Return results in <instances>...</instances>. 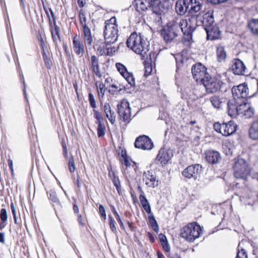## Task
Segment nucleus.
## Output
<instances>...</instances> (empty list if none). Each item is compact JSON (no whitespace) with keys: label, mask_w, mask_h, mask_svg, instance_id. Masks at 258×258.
I'll list each match as a JSON object with an SVG mask.
<instances>
[{"label":"nucleus","mask_w":258,"mask_h":258,"mask_svg":"<svg viewBox=\"0 0 258 258\" xmlns=\"http://www.w3.org/2000/svg\"><path fill=\"white\" fill-rule=\"evenodd\" d=\"M127 46L138 54L144 55L148 51L149 42L140 34L132 33L126 41Z\"/></svg>","instance_id":"1"},{"label":"nucleus","mask_w":258,"mask_h":258,"mask_svg":"<svg viewBox=\"0 0 258 258\" xmlns=\"http://www.w3.org/2000/svg\"><path fill=\"white\" fill-rule=\"evenodd\" d=\"M113 18L105 21V29L104 30V37L105 39V45L102 46H99L96 49L98 54L101 55H112L113 48L112 46V41L113 40V24L111 20Z\"/></svg>","instance_id":"2"},{"label":"nucleus","mask_w":258,"mask_h":258,"mask_svg":"<svg viewBox=\"0 0 258 258\" xmlns=\"http://www.w3.org/2000/svg\"><path fill=\"white\" fill-rule=\"evenodd\" d=\"M202 233V229L199 225L196 223L187 224L181 231V236L189 242H192L199 238Z\"/></svg>","instance_id":"3"},{"label":"nucleus","mask_w":258,"mask_h":258,"mask_svg":"<svg viewBox=\"0 0 258 258\" xmlns=\"http://www.w3.org/2000/svg\"><path fill=\"white\" fill-rule=\"evenodd\" d=\"M234 175L236 178L245 179L250 173V168L246 161L242 158L238 159L233 167Z\"/></svg>","instance_id":"4"},{"label":"nucleus","mask_w":258,"mask_h":258,"mask_svg":"<svg viewBox=\"0 0 258 258\" xmlns=\"http://www.w3.org/2000/svg\"><path fill=\"white\" fill-rule=\"evenodd\" d=\"M202 84L208 93H213L219 91L222 86V81L220 75L206 78Z\"/></svg>","instance_id":"5"},{"label":"nucleus","mask_w":258,"mask_h":258,"mask_svg":"<svg viewBox=\"0 0 258 258\" xmlns=\"http://www.w3.org/2000/svg\"><path fill=\"white\" fill-rule=\"evenodd\" d=\"M178 25L174 21L169 22L161 31V36L168 42L173 40L177 35Z\"/></svg>","instance_id":"6"},{"label":"nucleus","mask_w":258,"mask_h":258,"mask_svg":"<svg viewBox=\"0 0 258 258\" xmlns=\"http://www.w3.org/2000/svg\"><path fill=\"white\" fill-rule=\"evenodd\" d=\"M236 124L233 121L222 124L216 122L213 125L215 131L225 136H229L234 133L236 131Z\"/></svg>","instance_id":"7"},{"label":"nucleus","mask_w":258,"mask_h":258,"mask_svg":"<svg viewBox=\"0 0 258 258\" xmlns=\"http://www.w3.org/2000/svg\"><path fill=\"white\" fill-rule=\"evenodd\" d=\"M233 97L237 100L251 97L252 94H250L247 85L245 83L234 86L232 89Z\"/></svg>","instance_id":"8"},{"label":"nucleus","mask_w":258,"mask_h":258,"mask_svg":"<svg viewBox=\"0 0 258 258\" xmlns=\"http://www.w3.org/2000/svg\"><path fill=\"white\" fill-rule=\"evenodd\" d=\"M117 112L120 119L124 122H129L131 120V108L126 100H121L117 105Z\"/></svg>","instance_id":"9"},{"label":"nucleus","mask_w":258,"mask_h":258,"mask_svg":"<svg viewBox=\"0 0 258 258\" xmlns=\"http://www.w3.org/2000/svg\"><path fill=\"white\" fill-rule=\"evenodd\" d=\"M191 71L193 78L197 82L203 83L209 76L207 73L206 68L201 63L193 66Z\"/></svg>","instance_id":"10"},{"label":"nucleus","mask_w":258,"mask_h":258,"mask_svg":"<svg viewBox=\"0 0 258 258\" xmlns=\"http://www.w3.org/2000/svg\"><path fill=\"white\" fill-rule=\"evenodd\" d=\"M174 23L178 24V30L180 29L184 35L190 36L195 30V26L190 18L181 19L179 22H174Z\"/></svg>","instance_id":"11"},{"label":"nucleus","mask_w":258,"mask_h":258,"mask_svg":"<svg viewBox=\"0 0 258 258\" xmlns=\"http://www.w3.org/2000/svg\"><path fill=\"white\" fill-rule=\"evenodd\" d=\"M151 7L155 13L160 14L166 13L170 7L169 0H153Z\"/></svg>","instance_id":"12"},{"label":"nucleus","mask_w":258,"mask_h":258,"mask_svg":"<svg viewBox=\"0 0 258 258\" xmlns=\"http://www.w3.org/2000/svg\"><path fill=\"white\" fill-rule=\"evenodd\" d=\"M135 146L137 148L142 150H151L153 147V143L147 136H141L136 139L135 143Z\"/></svg>","instance_id":"13"},{"label":"nucleus","mask_w":258,"mask_h":258,"mask_svg":"<svg viewBox=\"0 0 258 258\" xmlns=\"http://www.w3.org/2000/svg\"><path fill=\"white\" fill-rule=\"evenodd\" d=\"M202 171V166L195 164L188 166L182 172V175L186 178L196 179Z\"/></svg>","instance_id":"14"},{"label":"nucleus","mask_w":258,"mask_h":258,"mask_svg":"<svg viewBox=\"0 0 258 258\" xmlns=\"http://www.w3.org/2000/svg\"><path fill=\"white\" fill-rule=\"evenodd\" d=\"M254 114V108L249 103H244L239 105L238 115L244 116L245 118H249L252 117Z\"/></svg>","instance_id":"15"},{"label":"nucleus","mask_w":258,"mask_h":258,"mask_svg":"<svg viewBox=\"0 0 258 258\" xmlns=\"http://www.w3.org/2000/svg\"><path fill=\"white\" fill-rule=\"evenodd\" d=\"M117 152L118 155L121 157V160L123 161L124 165H125L126 169L131 168L135 171L137 168L136 163L127 157L124 149L119 147Z\"/></svg>","instance_id":"16"},{"label":"nucleus","mask_w":258,"mask_h":258,"mask_svg":"<svg viewBox=\"0 0 258 258\" xmlns=\"http://www.w3.org/2000/svg\"><path fill=\"white\" fill-rule=\"evenodd\" d=\"M143 182L149 187H156L159 184V181L156 176L150 171L144 173Z\"/></svg>","instance_id":"17"},{"label":"nucleus","mask_w":258,"mask_h":258,"mask_svg":"<svg viewBox=\"0 0 258 258\" xmlns=\"http://www.w3.org/2000/svg\"><path fill=\"white\" fill-rule=\"evenodd\" d=\"M172 156L171 150L161 149L159 152L156 159L163 166L169 161Z\"/></svg>","instance_id":"18"},{"label":"nucleus","mask_w":258,"mask_h":258,"mask_svg":"<svg viewBox=\"0 0 258 258\" xmlns=\"http://www.w3.org/2000/svg\"><path fill=\"white\" fill-rule=\"evenodd\" d=\"M239 102L233 98L227 102L228 114L231 117H236L238 114Z\"/></svg>","instance_id":"19"},{"label":"nucleus","mask_w":258,"mask_h":258,"mask_svg":"<svg viewBox=\"0 0 258 258\" xmlns=\"http://www.w3.org/2000/svg\"><path fill=\"white\" fill-rule=\"evenodd\" d=\"M186 5L190 8V14L194 15L196 13L200 12L202 8V0H185Z\"/></svg>","instance_id":"20"},{"label":"nucleus","mask_w":258,"mask_h":258,"mask_svg":"<svg viewBox=\"0 0 258 258\" xmlns=\"http://www.w3.org/2000/svg\"><path fill=\"white\" fill-rule=\"evenodd\" d=\"M231 68L233 73L237 75H244L246 70L243 62L238 58L233 60Z\"/></svg>","instance_id":"21"},{"label":"nucleus","mask_w":258,"mask_h":258,"mask_svg":"<svg viewBox=\"0 0 258 258\" xmlns=\"http://www.w3.org/2000/svg\"><path fill=\"white\" fill-rule=\"evenodd\" d=\"M73 49L78 55L82 56L85 52V48L83 42L77 35L73 37Z\"/></svg>","instance_id":"22"},{"label":"nucleus","mask_w":258,"mask_h":258,"mask_svg":"<svg viewBox=\"0 0 258 258\" xmlns=\"http://www.w3.org/2000/svg\"><path fill=\"white\" fill-rule=\"evenodd\" d=\"M176 12L179 15L183 16L186 12L190 14V8L186 5L185 0H178L175 4Z\"/></svg>","instance_id":"23"},{"label":"nucleus","mask_w":258,"mask_h":258,"mask_svg":"<svg viewBox=\"0 0 258 258\" xmlns=\"http://www.w3.org/2000/svg\"><path fill=\"white\" fill-rule=\"evenodd\" d=\"M205 31L207 33V38L208 40H215L218 39L220 36V31L217 26L208 27Z\"/></svg>","instance_id":"24"},{"label":"nucleus","mask_w":258,"mask_h":258,"mask_svg":"<svg viewBox=\"0 0 258 258\" xmlns=\"http://www.w3.org/2000/svg\"><path fill=\"white\" fill-rule=\"evenodd\" d=\"M220 159V155L217 151L210 150L206 152V159L207 162L211 164L217 163Z\"/></svg>","instance_id":"25"},{"label":"nucleus","mask_w":258,"mask_h":258,"mask_svg":"<svg viewBox=\"0 0 258 258\" xmlns=\"http://www.w3.org/2000/svg\"><path fill=\"white\" fill-rule=\"evenodd\" d=\"M137 10L139 12L146 11L151 6L150 0H134Z\"/></svg>","instance_id":"26"},{"label":"nucleus","mask_w":258,"mask_h":258,"mask_svg":"<svg viewBox=\"0 0 258 258\" xmlns=\"http://www.w3.org/2000/svg\"><path fill=\"white\" fill-rule=\"evenodd\" d=\"M214 23V20L212 15V12L208 11L204 15V19L202 21V24L205 30L208 27L209 28L215 26Z\"/></svg>","instance_id":"27"},{"label":"nucleus","mask_w":258,"mask_h":258,"mask_svg":"<svg viewBox=\"0 0 258 258\" xmlns=\"http://www.w3.org/2000/svg\"><path fill=\"white\" fill-rule=\"evenodd\" d=\"M249 137L253 140H258V119L253 121L249 129Z\"/></svg>","instance_id":"28"},{"label":"nucleus","mask_w":258,"mask_h":258,"mask_svg":"<svg viewBox=\"0 0 258 258\" xmlns=\"http://www.w3.org/2000/svg\"><path fill=\"white\" fill-rule=\"evenodd\" d=\"M83 33L84 40L85 44L88 46L91 45L93 42V37L91 30L88 26H85L83 28Z\"/></svg>","instance_id":"29"},{"label":"nucleus","mask_w":258,"mask_h":258,"mask_svg":"<svg viewBox=\"0 0 258 258\" xmlns=\"http://www.w3.org/2000/svg\"><path fill=\"white\" fill-rule=\"evenodd\" d=\"M216 55L219 62H224L226 60L227 53L223 46L219 45L217 47Z\"/></svg>","instance_id":"30"},{"label":"nucleus","mask_w":258,"mask_h":258,"mask_svg":"<svg viewBox=\"0 0 258 258\" xmlns=\"http://www.w3.org/2000/svg\"><path fill=\"white\" fill-rule=\"evenodd\" d=\"M139 199L144 210L148 214H152L150 205L146 197L142 195H140Z\"/></svg>","instance_id":"31"},{"label":"nucleus","mask_w":258,"mask_h":258,"mask_svg":"<svg viewBox=\"0 0 258 258\" xmlns=\"http://www.w3.org/2000/svg\"><path fill=\"white\" fill-rule=\"evenodd\" d=\"M212 105L216 108H220L222 106L223 102L219 97L214 96L210 98Z\"/></svg>","instance_id":"32"},{"label":"nucleus","mask_w":258,"mask_h":258,"mask_svg":"<svg viewBox=\"0 0 258 258\" xmlns=\"http://www.w3.org/2000/svg\"><path fill=\"white\" fill-rule=\"evenodd\" d=\"M248 27L252 33L258 35V19H252L249 23Z\"/></svg>","instance_id":"33"},{"label":"nucleus","mask_w":258,"mask_h":258,"mask_svg":"<svg viewBox=\"0 0 258 258\" xmlns=\"http://www.w3.org/2000/svg\"><path fill=\"white\" fill-rule=\"evenodd\" d=\"M103 108L107 118L109 119L110 122L113 124V117L110 106L109 104L105 103L104 105Z\"/></svg>","instance_id":"34"},{"label":"nucleus","mask_w":258,"mask_h":258,"mask_svg":"<svg viewBox=\"0 0 258 258\" xmlns=\"http://www.w3.org/2000/svg\"><path fill=\"white\" fill-rule=\"evenodd\" d=\"M150 215L149 216V223L151 225L152 229L156 232H158L159 231V226L158 224L153 215L150 214Z\"/></svg>","instance_id":"35"},{"label":"nucleus","mask_w":258,"mask_h":258,"mask_svg":"<svg viewBox=\"0 0 258 258\" xmlns=\"http://www.w3.org/2000/svg\"><path fill=\"white\" fill-rule=\"evenodd\" d=\"M223 149L224 152L227 155H230L232 154L233 146L230 142H225L223 144Z\"/></svg>","instance_id":"36"},{"label":"nucleus","mask_w":258,"mask_h":258,"mask_svg":"<svg viewBox=\"0 0 258 258\" xmlns=\"http://www.w3.org/2000/svg\"><path fill=\"white\" fill-rule=\"evenodd\" d=\"M49 200L54 203L59 205V201L57 197L56 193L54 190H50L47 192Z\"/></svg>","instance_id":"37"},{"label":"nucleus","mask_w":258,"mask_h":258,"mask_svg":"<svg viewBox=\"0 0 258 258\" xmlns=\"http://www.w3.org/2000/svg\"><path fill=\"white\" fill-rule=\"evenodd\" d=\"M125 80L131 86H134L135 85V80L132 73L127 72L122 76Z\"/></svg>","instance_id":"38"},{"label":"nucleus","mask_w":258,"mask_h":258,"mask_svg":"<svg viewBox=\"0 0 258 258\" xmlns=\"http://www.w3.org/2000/svg\"><path fill=\"white\" fill-rule=\"evenodd\" d=\"M96 85L99 96L103 97L105 93L104 84L101 82L98 81L96 82Z\"/></svg>","instance_id":"39"},{"label":"nucleus","mask_w":258,"mask_h":258,"mask_svg":"<svg viewBox=\"0 0 258 258\" xmlns=\"http://www.w3.org/2000/svg\"><path fill=\"white\" fill-rule=\"evenodd\" d=\"M115 66L117 70L122 76L128 72L126 67L121 63H116Z\"/></svg>","instance_id":"40"},{"label":"nucleus","mask_w":258,"mask_h":258,"mask_svg":"<svg viewBox=\"0 0 258 258\" xmlns=\"http://www.w3.org/2000/svg\"><path fill=\"white\" fill-rule=\"evenodd\" d=\"M241 243L238 246V252L236 258H247L246 251L240 247Z\"/></svg>","instance_id":"41"},{"label":"nucleus","mask_w":258,"mask_h":258,"mask_svg":"<svg viewBox=\"0 0 258 258\" xmlns=\"http://www.w3.org/2000/svg\"><path fill=\"white\" fill-rule=\"evenodd\" d=\"M59 27L55 25H54L53 28H51V32L54 41H57V39L59 38Z\"/></svg>","instance_id":"42"},{"label":"nucleus","mask_w":258,"mask_h":258,"mask_svg":"<svg viewBox=\"0 0 258 258\" xmlns=\"http://www.w3.org/2000/svg\"><path fill=\"white\" fill-rule=\"evenodd\" d=\"M114 186H115L118 194L122 196L123 194V190H122L120 186V181L118 177L114 175Z\"/></svg>","instance_id":"43"},{"label":"nucleus","mask_w":258,"mask_h":258,"mask_svg":"<svg viewBox=\"0 0 258 258\" xmlns=\"http://www.w3.org/2000/svg\"><path fill=\"white\" fill-rule=\"evenodd\" d=\"M175 59L176 62L177 69L181 67V64L183 63L186 60V59L183 58L182 55L181 54H177L175 56Z\"/></svg>","instance_id":"44"},{"label":"nucleus","mask_w":258,"mask_h":258,"mask_svg":"<svg viewBox=\"0 0 258 258\" xmlns=\"http://www.w3.org/2000/svg\"><path fill=\"white\" fill-rule=\"evenodd\" d=\"M69 169L70 172L73 173L76 170V166L74 157L71 156L69 160L68 163Z\"/></svg>","instance_id":"45"},{"label":"nucleus","mask_w":258,"mask_h":258,"mask_svg":"<svg viewBox=\"0 0 258 258\" xmlns=\"http://www.w3.org/2000/svg\"><path fill=\"white\" fill-rule=\"evenodd\" d=\"M92 69L95 74L98 77L102 76L101 73L99 69V66L98 62L97 63L92 64Z\"/></svg>","instance_id":"46"},{"label":"nucleus","mask_w":258,"mask_h":258,"mask_svg":"<svg viewBox=\"0 0 258 258\" xmlns=\"http://www.w3.org/2000/svg\"><path fill=\"white\" fill-rule=\"evenodd\" d=\"M94 117L97 119L96 123H102V117L101 114L95 109L93 110Z\"/></svg>","instance_id":"47"},{"label":"nucleus","mask_w":258,"mask_h":258,"mask_svg":"<svg viewBox=\"0 0 258 258\" xmlns=\"http://www.w3.org/2000/svg\"><path fill=\"white\" fill-rule=\"evenodd\" d=\"M1 220L3 222H5L7 221L8 216L7 211L5 209H2L0 213Z\"/></svg>","instance_id":"48"},{"label":"nucleus","mask_w":258,"mask_h":258,"mask_svg":"<svg viewBox=\"0 0 258 258\" xmlns=\"http://www.w3.org/2000/svg\"><path fill=\"white\" fill-rule=\"evenodd\" d=\"M152 71V68L151 64L149 63H146L145 64V75L149 76L150 75Z\"/></svg>","instance_id":"49"},{"label":"nucleus","mask_w":258,"mask_h":258,"mask_svg":"<svg viewBox=\"0 0 258 258\" xmlns=\"http://www.w3.org/2000/svg\"><path fill=\"white\" fill-rule=\"evenodd\" d=\"M104 129L105 127L102 123L98 124L97 128V134L98 136L100 137L104 135Z\"/></svg>","instance_id":"50"},{"label":"nucleus","mask_w":258,"mask_h":258,"mask_svg":"<svg viewBox=\"0 0 258 258\" xmlns=\"http://www.w3.org/2000/svg\"><path fill=\"white\" fill-rule=\"evenodd\" d=\"M89 101L92 107L93 108H96V104L94 95L91 93L89 94Z\"/></svg>","instance_id":"51"},{"label":"nucleus","mask_w":258,"mask_h":258,"mask_svg":"<svg viewBox=\"0 0 258 258\" xmlns=\"http://www.w3.org/2000/svg\"><path fill=\"white\" fill-rule=\"evenodd\" d=\"M79 17L80 19L81 23L83 28H84L85 26H87L86 24V18L85 15L83 13L80 12L79 14Z\"/></svg>","instance_id":"52"},{"label":"nucleus","mask_w":258,"mask_h":258,"mask_svg":"<svg viewBox=\"0 0 258 258\" xmlns=\"http://www.w3.org/2000/svg\"><path fill=\"white\" fill-rule=\"evenodd\" d=\"M43 8H44V10L48 17V18L49 20V21H50V16H49V13H48V11L50 12L51 16H52V18L54 19V14H53V12L52 10V9L51 8H46L44 6H43Z\"/></svg>","instance_id":"53"},{"label":"nucleus","mask_w":258,"mask_h":258,"mask_svg":"<svg viewBox=\"0 0 258 258\" xmlns=\"http://www.w3.org/2000/svg\"><path fill=\"white\" fill-rule=\"evenodd\" d=\"M160 243L165 251L169 252L170 251V248L168 243L167 240L161 242Z\"/></svg>","instance_id":"54"},{"label":"nucleus","mask_w":258,"mask_h":258,"mask_svg":"<svg viewBox=\"0 0 258 258\" xmlns=\"http://www.w3.org/2000/svg\"><path fill=\"white\" fill-rule=\"evenodd\" d=\"M11 209L12 210V213L13 216L14 217L15 223H16L17 222L16 212L15 210L14 204L13 203H11Z\"/></svg>","instance_id":"55"},{"label":"nucleus","mask_w":258,"mask_h":258,"mask_svg":"<svg viewBox=\"0 0 258 258\" xmlns=\"http://www.w3.org/2000/svg\"><path fill=\"white\" fill-rule=\"evenodd\" d=\"M99 213H100V215H101V216L102 217H103V218L104 219H105L106 218V213H105V209L102 205H100L99 206Z\"/></svg>","instance_id":"56"},{"label":"nucleus","mask_w":258,"mask_h":258,"mask_svg":"<svg viewBox=\"0 0 258 258\" xmlns=\"http://www.w3.org/2000/svg\"><path fill=\"white\" fill-rule=\"evenodd\" d=\"M214 4H219L225 2L227 0H208Z\"/></svg>","instance_id":"57"},{"label":"nucleus","mask_w":258,"mask_h":258,"mask_svg":"<svg viewBox=\"0 0 258 258\" xmlns=\"http://www.w3.org/2000/svg\"><path fill=\"white\" fill-rule=\"evenodd\" d=\"M8 162L9 167L11 169V171L13 173L14 171L13 161L10 158H9V159L8 160Z\"/></svg>","instance_id":"58"},{"label":"nucleus","mask_w":258,"mask_h":258,"mask_svg":"<svg viewBox=\"0 0 258 258\" xmlns=\"http://www.w3.org/2000/svg\"><path fill=\"white\" fill-rule=\"evenodd\" d=\"M78 221L79 223H80V224H81V225L84 226L85 225L84 220L81 215H78Z\"/></svg>","instance_id":"59"},{"label":"nucleus","mask_w":258,"mask_h":258,"mask_svg":"<svg viewBox=\"0 0 258 258\" xmlns=\"http://www.w3.org/2000/svg\"><path fill=\"white\" fill-rule=\"evenodd\" d=\"M114 215H115V218H116V220L118 221V222L119 223L120 226H123V223H122V221H121L118 214L116 212H115L114 211Z\"/></svg>","instance_id":"60"},{"label":"nucleus","mask_w":258,"mask_h":258,"mask_svg":"<svg viewBox=\"0 0 258 258\" xmlns=\"http://www.w3.org/2000/svg\"><path fill=\"white\" fill-rule=\"evenodd\" d=\"M159 239L160 242L167 240L166 236L163 234H160L159 235Z\"/></svg>","instance_id":"61"},{"label":"nucleus","mask_w":258,"mask_h":258,"mask_svg":"<svg viewBox=\"0 0 258 258\" xmlns=\"http://www.w3.org/2000/svg\"><path fill=\"white\" fill-rule=\"evenodd\" d=\"M91 61L92 64L97 63L98 62V59L95 55H93L91 56Z\"/></svg>","instance_id":"62"},{"label":"nucleus","mask_w":258,"mask_h":258,"mask_svg":"<svg viewBox=\"0 0 258 258\" xmlns=\"http://www.w3.org/2000/svg\"><path fill=\"white\" fill-rule=\"evenodd\" d=\"M46 66L47 68H50L51 66V62L48 59L44 58Z\"/></svg>","instance_id":"63"},{"label":"nucleus","mask_w":258,"mask_h":258,"mask_svg":"<svg viewBox=\"0 0 258 258\" xmlns=\"http://www.w3.org/2000/svg\"><path fill=\"white\" fill-rule=\"evenodd\" d=\"M5 242V234L3 233H0V242L4 243Z\"/></svg>","instance_id":"64"}]
</instances>
